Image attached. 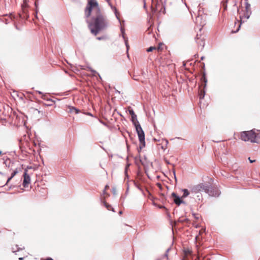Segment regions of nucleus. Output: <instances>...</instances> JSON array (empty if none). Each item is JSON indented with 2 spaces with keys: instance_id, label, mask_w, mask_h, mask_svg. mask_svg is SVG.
Here are the masks:
<instances>
[{
  "instance_id": "nucleus-1",
  "label": "nucleus",
  "mask_w": 260,
  "mask_h": 260,
  "mask_svg": "<svg viewBox=\"0 0 260 260\" xmlns=\"http://www.w3.org/2000/svg\"><path fill=\"white\" fill-rule=\"evenodd\" d=\"M94 11L96 13V16L92 18V22L89 23L88 27L91 32L94 36H96L100 31L107 27V21L105 17L101 13L100 8L99 12Z\"/></svg>"
},
{
  "instance_id": "nucleus-2",
  "label": "nucleus",
  "mask_w": 260,
  "mask_h": 260,
  "mask_svg": "<svg viewBox=\"0 0 260 260\" xmlns=\"http://www.w3.org/2000/svg\"><path fill=\"white\" fill-rule=\"evenodd\" d=\"M128 112L131 116L132 121L135 126L140 143V148L141 149L145 146L144 133L137 120V115L135 114L134 111L132 109H129Z\"/></svg>"
},
{
  "instance_id": "nucleus-3",
  "label": "nucleus",
  "mask_w": 260,
  "mask_h": 260,
  "mask_svg": "<svg viewBox=\"0 0 260 260\" xmlns=\"http://www.w3.org/2000/svg\"><path fill=\"white\" fill-rule=\"evenodd\" d=\"M240 139L245 142L260 143V131L252 129L242 132L240 134Z\"/></svg>"
},
{
  "instance_id": "nucleus-4",
  "label": "nucleus",
  "mask_w": 260,
  "mask_h": 260,
  "mask_svg": "<svg viewBox=\"0 0 260 260\" xmlns=\"http://www.w3.org/2000/svg\"><path fill=\"white\" fill-rule=\"evenodd\" d=\"M92 10L99 11V7L96 0H88L87 5L85 10V15L86 18L90 16Z\"/></svg>"
},
{
  "instance_id": "nucleus-5",
  "label": "nucleus",
  "mask_w": 260,
  "mask_h": 260,
  "mask_svg": "<svg viewBox=\"0 0 260 260\" xmlns=\"http://www.w3.org/2000/svg\"><path fill=\"white\" fill-rule=\"evenodd\" d=\"M207 190H208V186L201 183L192 187L191 189V192L193 193H197L201 191H205L206 192Z\"/></svg>"
},
{
  "instance_id": "nucleus-6",
  "label": "nucleus",
  "mask_w": 260,
  "mask_h": 260,
  "mask_svg": "<svg viewBox=\"0 0 260 260\" xmlns=\"http://www.w3.org/2000/svg\"><path fill=\"white\" fill-rule=\"evenodd\" d=\"M206 193L210 196L212 197H218L219 195V191L217 188L211 187L210 188L209 186L208 190L206 191Z\"/></svg>"
},
{
  "instance_id": "nucleus-7",
  "label": "nucleus",
  "mask_w": 260,
  "mask_h": 260,
  "mask_svg": "<svg viewBox=\"0 0 260 260\" xmlns=\"http://www.w3.org/2000/svg\"><path fill=\"white\" fill-rule=\"evenodd\" d=\"M196 41L197 43L199 46L202 47V48L205 45V38L201 35H197L196 37Z\"/></svg>"
},
{
  "instance_id": "nucleus-8",
  "label": "nucleus",
  "mask_w": 260,
  "mask_h": 260,
  "mask_svg": "<svg viewBox=\"0 0 260 260\" xmlns=\"http://www.w3.org/2000/svg\"><path fill=\"white\" fill-rule=\"evenodd\" d=\"M171 196L173 198L174 202L177 206L180 205V204L182 203H184V202L181 200L182 198H180L179 196H178L176 193L173 192L171 194Z\"/></svg>"
},
{
  "instance_id": "nucleus-9",
  "label": "nucleus",
  "mask_w": 260,
  "mask_h": 260,
  "mask_svg": "<svg viewBox=\"0 0 260 260\" xmlns=\"http://www.w3.org/2000/svg\"><path fill=\"white\" fill-rule=\"evenodd\" d=\"M23 185L24 187H27L30 182V178L26 170L23 174Z\"/></svg>"
},
{
  "instance_id": "nucleus-10",
  "label": "nucleus",
  "mask_w": 260,
  "mask_h": 260,
  "mask_svg": "<svg viewBox=\"0 0 260 260\" xmlns=\"http://www.w3.org/2000/svg\"><path fill=\"white\" fill-rule=\"evenodd\" d=\"M80 112V111L77 109L76 108L69 106H68V112L70 113H74V114H78Z\"/></svg>"
},
{
  "instance_id": "nucleus-11",
  "label": "nucleus",
  "mask_w": 260,
  "mask_h": 260,
  "mask_svg": "<svg viewBox=\"0 0 260 260\" xmlns=\"http://www.w3.org/2000/svg\"><path fill=\"white\" fill-rule=\"evenodd\" d=\"M165 48H166V45L162 43H159L156 47V50L159 53L162 52Z\"/></svg>"
},
{
  "instance_id": "nucleus-12",
  "label": "nucleus",
  "mask_w": 260,
  "mask_h": 260,
  "mask_svg": "<svg viewBox=\"0 0 260 260\" xmlns=\"http://www.w3.org/2000/svg\"><path fill=\"white\" fill-rule=\"evenodd\" d=\"M245 10H246L245 17L248 19L249 17V15L250 13V5L249 4H246Z\"/></svg>"
},
{
  "instance_id": "nucleus-13",
  "label": "nucleus",
  "mask_w": 260,
  "mask_h": 260,
  "mask_svg": "<svg viewBox=\"0 0 260 260\" xmlns=\"http://www.w3.org/2000/svg\"><path fill=\"white\" fill-rule=\"evenodd\" d=\"M18 173V171L17 170H15V171H14V172L12 173L11 174V176L10 177H9L8 180H7V181L6 182V183L5 184L6 185H8V184H9V182H10V181Z\"/></svg>"
},
{
  "instance_id": "nucleus-14",
  "label": "nucleus",
  "mask_w": 260,
  "mask_h": 260,
  "mask_svg": "<svg viewBox=\"0 0 260 260\" xmlns=\"http://www.w3.org/2000/svg\"><path fill=\"white\" fill-rule=\"evenodd\" d=\"M168 143V141L167 140H162V146H161V149L164 150L167 149Z\"/></svg>"
},
{
  "instance_id": "nucleus-15",
  "label": "nucleus",
  "mask_w": 260,
  "mask_h": 260,
  "mask_svg": "<svg viewBox=\"0 0 260 260\" xmlns=\"http://www.w3.org/2000/svg\"><path fill=\"white\" fill-rule=\"evenodd\" d=\"M182 191H183V195H182L181 198H185L189 194V191L187 189H182Z\"/></svg>"
},
{
  "instance_id": "nucleus-16",
  "label": "nucleus",
  "mask_w": 260,
  "mask_h": 260,
  "mask_svg": "<svg viewBox=\"0 0 260 260\" xmlns=\"http://www.w3.org/2000/svg\"><path fill=\"white\" fill-rule=\"evenodd\" d=\"M169 251V249H168L166 252L165 254L158 260H169L168 257V252Z\"/></svg>"
},
{
  "instance_id": "nucleus-17",
  "label": "nucleus",
  "mask_w": 260,
  "mask_h": 260,
  "mask_svg": "<svg viewBox=\"0 0 260 260\" xmlns=\"http://www.w3.org/2000/svg\"><path fill=\"white\" fill-rule=\"evenodd\" d=\"M104 204L105 206V207L108 210H112L113 211H114V209L112 208V206L109 205L108 203H106V202H104Z\"/></svg>"
},
{
  "instance_id": "nucleus-18",
  "label": "nucleus",
  "mask_w": 260,
  "mask_h": 260,
  "mask_svg": "<svg viewBox=\"0 0 260 260\" xmlns=\"http://www.w3.org/2000/svg\"><path fill=\"white\" fill-rule=\"evenodd\" d=\"M199 95L200 97V99H203L205 95V92L202 90H200V91L199 93Z\"/></svg>"
},
{
  "instance_id": "nucleus-19",
  "label": "nucleus",
  "mask_w": 260,
  "mask_h": 260,
  "mask_svg": "<svg viewBox=\"0 0 260 260\" xmlns=\"http://www.w3.org/2000/svg\"><path fill=\"white\" fill-rule=\"evenodd\" d=\"M156 50V47L154 46H151L147 49V52H151L153 50Z\"/></svg>"
},
{
  "instance_id": "nucleus-20",
  "label": "nucleus",
  "mask_w": 260,
  "mask_h": 260,
  "mask_svg": "<svg viewBox=\"0 0 260 260\" xmlns=\"http://www.w3.org/2000/svg\"><path fill=\"white\" fill-rule=\"evenodd\" d=\"M202 79L203 80L204 82H205V83L206 84V82H207V79L206 78V77H205V75L204 74L203 77H202Z\"/></svg>"
},
{
  "instance_id": "nucleus-21",
  "label": "nucleus",
  "mask_w": 260,
  "mask_h": 260,
  "mask_svg": "<svg viewBox=\"0 0 260 260\" xmlns=\"http://www.w3.org/2000/svg\"><path fill=\"white\" fill-rule=\"evenodd\" d=\"M22 9H23V12L25 13H26L27 10H26V7L24 8V6H23Z\"/></svg>"
},
{
  "instance_id": "nucleus-22",
  "label": "nucleus",
  "mask_w": 260,
  "mask_h": 260,
  "mask_svg": "<svg viewBox=\"0 0 260 260\" xmlns=\"http://www.w3.org/2000/svg\"><path fill=\"white\" fill-rule=\"evenodd\" d=\"M248 159L249 160L250 162L251 163H252L253 162H255V160H252V159H251L250 157H249Z\"/></svg>"
},
{
  "instance_id": "nucleus-23",
  "label": "nucleus",
  "mask_w": 260,
  "mask_h": 260,
  "mask_svg": "<svg viewBox=\"0 0 260 260\" xmlns=\"http://www.w3.org/2000/svg\"><path fill=\"white\" fill-rule=\"evenodd\" d=\"M106 190H104V192H103V194L104 196H108L109 194H107L106 192Z\"/></svg>"
},
{
  "instance_id": "nucleus-24",
  "label": "nucleus",
  "mask_w": 260,
  "mask_h": 260,
  "mask_svg": "<svg viewBox=\"0 0 260 260\" xmlns=\"http://www.w3.org/2000/svg\"><path fill=\"white\" fill-rule=\"evenodd\" d=\"M109 188V186L108 185H107L105 186L104 190H106L108 189Z\"/></svg>"
},
{
  "instance_id": "nucleus-25",
  "label": "nucleus",
  "mask_w": 260,
  "mask_h": 260,
  "mask_svg": "<svg viewBox=\"0 0 260 260\" xmlns=\"http://www.w3.org/2000/svg\"><path fill=\"white\" fill-rule=\"evenodd\" d=\"M193 215L194 216V218L197 219H199V216H198L196 214H193Z\"/></svg>"
},
{
  "instance_id": "nucleus-26",
  "label": "nucleus",
  "mask_w": 260,
  "mask_h": 260,
  "mask_svg": "<svg viewBox=\"0 0 260 260\" xmlns=\"http://www.w3.org/2000/svg\"><path fill=\"white\" fill-rule=\"evenodd\" d=\"M3 155L2 152L0 150V156Z\"/></svg>"
},
{
  "instance_id": "nucleus-27",
  "label": "nucleus",
  "mask_w": 260,
  "mask_h": 260,
  "mask_svg": "<svg viewBox=\"0 0 260 260\" xmlns=\"http://www.w3.org/2000/svg\"><path fill=\"white\" fill-rule=\"evenodd\" d=\"M19 260H23V258L22 257H20L19 258Z\"/></svg>"
},
{
  "instance_id": "nucleus-28",
  "label": "nucleus",
  "mask_w": 260,
  "mask_h": 260,
  "mask_svg": "<svg viewBox=\"0 0 260 260\" xmlns=\"http://www.w3.org/2000/svg\"><path fill=\"white\" fill-rule=\"evenodd\" d=\"M200 18H200V17H198V18H197V19H196V20H197V21H198V20L199 19H200Z\"/></svg>"
},
{
  "instance_id": "nucleus-29",
  "label": "nucleus",
  "mask_w": 260,
  "mask_h": 260,
  "mask_svg": "<svg viewBox=\"0 0 260 260\" xmlns=\"http://www.w3.org/2000/svg\"><path fill=\"white\" fill-rule=\"evenodd\" d=\"M195 260H200V258L199 257H197L196 258V259H195Z\"/></svg>"
},
{
  "instance_id": "nucleus-30",
  "label": "nucleus",
  "mask_w": 260,
  "mask_h": 260,
  "mask_svg": "<svg viewBox=\"0 0 260 260\" xmlns=\"http://www.w3.org/2000/svg\"><path fill=\"white\" fill-rule=\"evenodd\" d=\"M119 214H122V211H120V212H119Z\"/></svg>"
},
{
  "instance_id": "nucleus-31",
  "label": "nucleus",
  "mask_w": 260,
  "mask_h": 260,
  "mask_svg": "<svg viewBox=\"0 0 260 260\" xmlns=\"http://www.w3.org/2000/svg\"><path fill=\"white\" fill-rule=\"evenodd\" d=\"M35 5L37 7V2H35Z\"/></svg>"
},
{
  "instance_id": "nucleus-32",
  "label": "nucleus",
  "mask_w": 260,
  "mask_h": 260,
  "mask_svg": "<svg viewBox=\"0 0 260 260\" xmlns=\"http://www.w3.org/2000/svg\"><path fill=\"white\" fill-rule=\"evenodd\" d=\"M88 115L91 116L92 115L90 113H88Z\"/></svg>"
}]
</instances>
